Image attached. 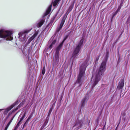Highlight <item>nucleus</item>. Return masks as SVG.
<instances>
[{
  "mask_svg": "<svg viewBox=\"0 0 130 130\" xmlns=\"http://www.w3.org/2000/svg\"><path fill=\"white\" fill-rule=\"evenodd\" d=\"M106 62L104 61L101 64L99 68L97 70L96 73L93 74L91 80L92 88H94L100 80V77L106 70Z\"/></svg>",
  "mask_w": 130,
  "mask_h": 130,
  "instance_id": "f257e3e1",
  "label": "nucleus"
},
{
  "mask_svg": "<svg viewBox=\"0 0 130 130\" xmlns=\"http://www.w3.org/2000/svg\"><path fill=\"white\" fill-rule=\"evenodd\" d=\"M89 59V57L88 56L86 60L80 66L79 69V73L77 79V82L80 84L81 83V77L85 74L86 68L88 66V62Z\"/></svg>",
  "mask_w": 130,
  "mask_h": 130,
  "instance_id": "f03ea898",
  "label": "nucleus"
},
{
  "mask_svg": "<svg viewBox=\"0 0 130 130\" xmlns=\"http://www.w3.org/2000/svg\"><path fill=\"white\" fill-rule=\"evenodd\" d=\"M12 34L11 31L4 29L0 30V37L5 38L7 40H11L13 39Z\"/></svg>",
  "mask_w": 130,
  "mask_h": 130,
  "instance_id": "7ed1b4c3",
  "label": "nucleus"
},
{
  "mask_svg": "<svg viewBox=\"0 0 130 130\" xmlns=\"http://www.w3.org/2000/svg\"><path fill=\"white\" fill-rule=\"evenodd\" d=\"M67 37H66L63 39L62 42L60 43L59 45L57 47L55 56L54 58L53 63L54 66L57 65L58 63L59 60L58 53L60 50L63 44Z\"/></svg>",
  "mask_w": 130,
  "mask_h": 130,
  "instance_id": "20e7f679",
  "label": "nucleus"
},
{
  "mask_svg": "<svg viewBox=\"0 0 130 130\" xmlns=\"http://www.w3.org/2000/svg\"><path fill=\"white\" fill-rule=\"evenodd\" d=\"M31 29L29 30H26L24 32H21L19 34V40L22 43L24 44L26 42L27 40V38L26 37V34L29 32Z\"/></svg>",
  "mask_w": 130,
  "mask_h": 130,
  "instance_id": "39448f33",
  "label": "nucleus"
},
{
  "mask_svg": "<svg viewBox=\"0 0 130 130\" xmlns=\"http://www.w3.org/2000/svg\"><path fill=\"white\" fill-rule=\"evenodd\" d=\"M84 40L83 39H82L78 43L77 45L76 48L72 54V56L73 57H75L76 56L78 55V53L79 52L82 46Z\"/></svg>",
  "mask_w": 130,
  "mask_h": 130,
  "instance_id": "423d86ee",
  "label": "nucleus"
},
{
  "mask_svg": "<svg viewBox=\"0 0 130 130\" xmlns=\"http://www.w3.org/2000/svg\"><path fill=\"white\" fill-rule=\"evenodd\" d=\"M19 102L18 101H16L13 104L5 109H4V110L3 113L4 115L6 114L15 105H17Z\"/></svg>",
  "mask_w": 130,
  "mask_h": 130,
  "instance_id": "0eeeda50",
  "label": "nucleus"
},
{
  "mask_svg": "<svg viewBox=\"0 0 130 130\" xmlns=\"http://www.w3.org/2000/svg\"><path fill=\"white\" fill-rule=\"evenodd\" d=\"M89 98V96L87 94L82 99L81 102V107H83L84 106L85 103L88 100Z\"/></svg>",
  "mask_w": 130,
  "mask_h": 130,
  "instance_id": "6e6552de",
  "label": "nucleus"
},
{
  "mask_svg": "<svg viewBox=\"0 0 130 130\" xmlns=\"http://www.w3.org/2000/svg\"><path fill=\"white\" fill-rule=\"evenodd\" d=\"M65 21V20L64 18L62 19V20L61 22L60 23V24L58 26L57 28L56 31V32H59L62 28L63 26L64 23Z\"/></svg>",
  "mask_w": 130,
  "mask_h": 130,
  "instance_id": "1a4fd4ad",
  "label": "nucleus"
},
{
  "mask_svg": "<svg viewBox=\"0 0 130 130\" xmlns=\"http://www.w3.org/2000/svg\"><path fill=\"white\" fill-rule=\"evenodd\" d=\"M82 121L81 120L77 121L73 127H76L77 129H78L81 128L82 125Z\"/></svg>",
  "mask_w": 130,
  "mask_h": 130,
  "instance_id": "9d476101",
  "label": "nucleus"
},
{
  "mask_svg": "<svg viewBox=\"0 0 130 130\" xmlns=\"http://www.w3.org/2000/svg\"><path fill=\"white\" fill-rule=\"evenodd\" d=\"M52 6V4L49 6L48 8L46 10V12L43 15V18L45 16L47 15L49 13L51 10Z\"/></svg>",
  "mask_w": 130,
  "mask_h": 130,
  "instance_id": "9b49d317",
  "label": "nucleus"
},
{
  "mask_svg": "<svg viewBox=\"0 0 130 130\" xmlns=\"http://www.w3.org/2000/svg\"><path fill=\"white\" fill-rule=\"evenodd\" d=\"M124 84V80L123 79H122L119 82V85L117 87V88L119 89H122L123 87Z\"/></svg>",
  "mask_w": 130,
  "mask_h": 130,
  "instance_id": "f8f14e48",
  "label": "nucleus"
},
{
  "mask_svg": "<svg viewBox=\"0 0 130 130\" xmlns=\"http://www.w3.org/2000/svg\"><path fill=\"white\" fill-rule=\"evenodd\" d=\"M23 104V103H21L19 105L16 107V108L14 110H12V111H10L9 112L7 118H8L10 116L14 111L17 110Z\"/></svg>",
  "mask_w": 130,
  "mask_h": 130,
  "instance_id": "ddd939ff",
  "label": "nucleus"
},
{
  "mask_svg": "<svg viewBox=\"0 0 130 130\" xmlns=\"http://www.w3.org/2000/svg\"><path fill=\"white\" fill-rule=\"evenodd\" d=\"M45 21L43 19H42L40 20L37 24V26L38 27H39L43 24Z\"/></svg>",
  "mask_w": 130,
  "mask_h": 130,
  "instance_id": "4468645a",
  "label": "nucleus"
},
{
  "mask_svg": "<svg viewBox=\"0 0 130 130\" xmlns=\"http://www.w3.org/2000/svg\"><path fill=\"white\" fill-rule=\"evenodd\" d=\"M38 34V33L35 32L34 35L31 37L28 40V41L30 42L32 41L36 37Z\"/></svg>",
  "mask_w": 130,
  "mask_h": 130,
  "instance_id": "2eb2a0df",
  "label": "nucleus"
},
{
  "mask_svg": "<svg viewBox=\"0 0 130 130\" xmlns=\"http://www.w3.org/2000/svg\"><path fill=\"white\" fill-rule=\"evenodd\" d=\"M122 4V3H121L120 5V6L119 7L118 9L117 10V11H116V12L113 13V17H114L117 13L120 10L121 7V6Z\"/></svg>",
  "mask_w": 130,
  "mask_h": 130,
  "instance_id": "dca6fc26",
  "label": "nucleus"
},
{
  "mask_svg": "<svg viewBox=\"0 0 130 130\" xmlns=\"http://www.w3.org/2000/svg\"><path fill=\"white\" fill-rule=\"evenodd\" d=\"M60 0H55L54 2H52V3H53V5L54 6H55L58 3L59 1Z\"/></svg>",
  "mask_w": 130,
  "mask_h": 130,
  "instance_id": "f3484780",
  "label": "nucleus"
},
{
  "mask_svg": "<svg viewBox=\"0 0 130 130\" xmlns=\"http://www.w3.org/2000/svg\"><path fill=\"white\" fill-rule=\"evenodd\" d=\"M26 114V112H25L24 113L23 115L21 117V118H20V120L19 121L21 122L23 119L25 117V115Z\"/></svg>",
  "mask_w": 130,
  "mask_h": 130,
  "instance_id": "a211bd4d",
  "label": "nucleus"
},
{
  "mask_svg": "<svg viewBox=\"0 0 130 130\" xmlns=\"http://www.w3.org/2000/svg\"><path fill=\"white\" fill-rule=\"evenodd\" d=\"M73 6L74 5H71L70 6L69 9V12L71 11L72 10L73 7Z\"/></svg>",
  "mask_w": 130,
  "mask_h": 130,
  "instance_id": "6ab92c4d",
  "label": "nucleus"
},
{
  "mask_svg": "<svg viewBox=\"0 0 130 130\" xmlns=\"http://www.w3.org/2000/svg\"><path fill=\"white\" fill-rule=\"evenodd\" d=\"M45 72V68L44 67H43L42 70V73L43 74H44Z\"/></svg>",
  "mask_w": 130,
  "mask_h": 130,
  "instance_id": "aec40b11",
  "label": "nucleus"
},
{
  "mask_svg": "<svg viewBox=\"0 0 130 130\" xmlns=\"http://www.w3.org/2000/svg\"><path fill=\"white\" fill-rule=\"evenodd\" d=\"M53 45V44L51 43V44L50 45V46L49 47V49H51L52 47V46Z\"/></svg>",
  "mask_w": 130,
  "mask_h": 130,
  "instance_id": "412c9836",
  "label": "nucleus"
},
{
  "mask_svg": "<svg viewBox=\"0 0 130 130\" xmlns=\"http://www.w3.org/2000/svg\"><path fill=\"white\" fill-rule=\"evenodd\" d=\"M21 122L19 121V122L17 123L16 126L19 127V126L20 125L21 123Z\"/></svg>",
  "mask_w": 130,
  "mask_h": 130,
  "instance_id": "4be33fe9",
  "label": "nucleus"
},
{
  "mask_svg": "<svg viewBox=\"0 0 130 130\" xmlns=\"http://www.w3.org/2000/svg\"><path fill=\"white\" fill-rule=\"evenodd\" d=\"M48 122V120L47 121V120H46L45 122L44 123V124L43 125H44L45 126L46 125Z\"/></svg>",
  "mask_w": 130,
  "mask_h": 130,
  "instance_id": "5701e85b",
  "label": "nucleus"
},
{
  "mask_svg": "<svg viewBox=\"0 0 130 130\" xmlns=\"http://www.w3.org/2000/svg\"><path fill=\"white\" fill-rule=\"evenodd\" d=\"M48 122V120L47 121V120H46L45 122L44 123V124L43 125H44L45 126L46 125Z\"/></svg>",
  "mask_w": 130,
  "mask_h": 130,
  "instance_id": "b1692460",
  "label": "nucleus"
},
{
  "mask_svg": "<svg viewBox=\"0 0 130 130\" xmlns=\"http://www.w3.org/2000/svg\"><path fill=\"white\" fill-rule=\"evenodd\" d=\"M52 110V108H51L50 110L48 113V115L49 114V116H50V114L51 113Z\"/></svg>",
  "mask_w": 130,
  "mask_h": 130,
  "instance_id": "393cba45",
  "label": "nucleus"
},
{
  "mask_svg": "<svg viewBox=\"0 0 130 130\" xmlns=\"http://www.w3.org/2000/svg\"><path fill=\"white\" fill-rule=\"evenodd\" d=\"M49 116H50L49 114V115H48L47 116V117H46V120H47V121L48 120H48L49 118Z\"/></svg>",
  "mask_w": 130,
  "mask_h": 130,
  "instance_id": "a878e982",
  "label": "nucleus"
},
{
  "mask_svg": "<svg viewBox=\"0 0 130 130\" xmlns=\"http://www.w3.org/2000/svg\"><path fill=\"white\" fill-rule=\"evenodd\" d=\"M56 41L55 40H54L53 42L52 43V44H53L54 45L56 42Z\"/></svg>",
  "mask_w": 130,
  "mask_h": 130,
  "instance_id": "bb28decb",
  "label": "nucleus"
},
{
  "mask_svg": "<svg viewBox=\"0 0 130 130\" xmlns=\"http://www.w3.org/2000/svg\"><path fill=\"white\" fill-rule=\"evenodd\" d=\"M28 122H27L26 121L25 122V123H24V124L23 125V127H24L26 125V124H27L28 123Z\"/></svg>",
  "mask_w": 130,
  "mask_h": 130,
  "instance_id": "cd10ccee",
  "label": "nucleus"
},
{
  "mask_svg": "<svg viewBox=\"0 0 130 130\" xmlns=\"http://www.w3.org/2000/svg\"><path fill=\"white\" fill-rule=\"evenodd\" d=\"M32 114H31L29 115L28 118L29 119H30L32 117Z\"/></svg>",
  "mask_w": 130,
  "mask_h": 130,
  "instance_id": "c85d7f7f",
  "label": "nucleus"
},
{
  "mask_svg": "<svg viewBox=\"0 0 130 130\" xmlns=\"http://www.w3.org/2000/svg\"><path fill=\"white\" fill-rule=\"evenodd\" d=\"M18 127L17 126H15L14 127V129H15V130H17Z\"/></svg>",
  "mask_w": 130,
  "mask_h": 130,
  "instance_id": "c756f323",
  "label": "nucleus"
},
{
  "mask_svg": "<svg viewBox=\"0 0 130 130\" xmlns=\"http://www.w3.org/2000/svg\"><path fill=\"white\" fill-rule=\"evenodd\" d=\"M15 115L12 117V118L10 120V121H11V122H12L13 119L14 117L15 116Z\"/></svg>",
  "mask_w": 130,
  "mask_h": 130,
  "instance_id": "7c9ffc66",
  "label": "nucleus"
},
{
  "mask_svg": "<svg viewBox=\"0 0 130 130\" xmlns=\"http://www.w3.org/2000/svg\"><path fill=\"white\" fill-rule=\"evenodd\" d=\"M10 125V124L8 123L7 125L5 127L7 128H8L9 126Z\"/></svg>",
  "mask_w": 130,
  "mask_h": 130,
  "instance_id": "2f4dec72",
  "label": "nucleus"
},
{
  "mask_svg": "<svg viewBox=\"0 0 130 130\" xmlns=\"http://www.w3.org/2000/svg\"><path fill=\"white\" fill-rule=\"evenodd\" d=\"M45 126L44 125H42L41 127V128H44V127Z\"/></svg>",
  "mask_w": 130,
  "mask_h": 130,
  "instance_id": "473e14b6",
  "label": "nucleus"
},
{
  "mask_svg": "<svg viewBox=\"0 0 130 130\" xmlns=\"http://www.w3.org/2000/svg\"><path fill=\"white\" fill-rule=\"evenodd\" d=\"M30 119H29L28 118L26 121H27V122H28Z\"/></svg>",
  "mask_w": 130,
  "mask_h": 130,
  "instance_id": "72a5a7b5",
  "label": "nucleus"
},
{
  "mask_svg": "<svg viewBox=\"0 0 130 130\" xmlns=\"http://www.w3.org/2000/svg\"><path fill=\"white\" fill-rule=\"evenodd\" d=\"M11 122H11V121H10L8 122V123L10 124L11 123Z\"/></svg>",
  "mask_w": 130,
  "mask_h": 130,
  "instance_id": "f704fd0d",
  "label": "nucleus"
},
{
  "mask_svg": "<svg viewBox=\"0 0 130 130\" xmlns=\"http://www.w3.org/2000/svg\"><path fill=\"white\" fill-rule=\"evenodd\" d=\"M11 122H11V121H10L8 122V123L10 124L11 123Z\"/></svg>",
  "mask_w": 130,
  "mask_h": 130,
  "instance_id": "c9c22d12",
  "label": "nucleus"
},
{
  "mask_svg": "<svg viewBox=\"0 0 130 130\" xmlns=\"http://www.w3.org/2000/svg\"><path fill=\"white\" fill-rule=\"evenodd\" d=\"M7 128L5 127L4 130H7Z\"/></svg>",
  "mask_w": 130,
  "mask_h": 130,
  "instance_id": "e433bc0d",
  "label": "nucleus"
},
{
  "mask_svg": "<svg viewBox=\"0 0 130 130\" xmlns=\"http://www.w3.org/2000/svg\"><path fill=\"white\" fill-rule=\"evenodd\" d=\"M119 124L117 126H118L119 125Z\"/></svg>",
  "mask_w": 130,
  "mask_h": 130,
  "instance_id": "4c0bfd02",
  "label": "nucleus"
}]
</instances>
